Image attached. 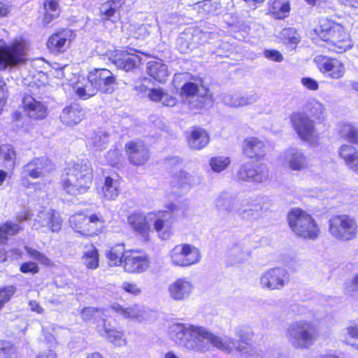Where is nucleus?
Listing matches in <instances>:
<instances>
[{"label":"nucleus","instance_id":"23","mask_svg":"<svg viewBox=\"0 0 358 358\" xmlns=\"http://www.w3.org/2000/svg\"><path fill=\"white\" fill-rule=\"evenodd\" d=\"M123 258V267L127 273H142L149 267L147 257L139 255L136 252H126Z\"/></svg>","mask_w":358,"mask_h":358},{"label":"nucleus","instance_id":"56","mask_svg":"<svg viewBox=\"0 0 358 358\" xmlns=\"http://www.w3.org/2000/svg\"><path fill=\"white\" fill-rule=\"evenodd\" d=\"M346 334L352 339L354 342L351 345L358 349V319L350 322L345 329Z\"/></svg>","mask_w":358,"mask_h":358},{"label":"nucleus","instance_id":"39","mask_svg":"<svg viewBox=\"0 0 358 358\" xmlns=\"http://www.w3.org/2000/svg\"><path fill=\"white\" fill-rule=\"evenodd\" d=\"M102 193L104 198L107 200L116 199L120 194L119 180H114L109 176L106 177L102 187Z\"/></svg>","mask_w":358,"mask_h":358},{"label":"nucleus","instance_id":"35","mask_svg":"<svg viewBox=\"0 0 358 358\" xmlns=\"http://www.w3.org/2000/svg\"><path fill=\"white\" fill-rule=\"evenodd\" d=\"M73 91L76 96L80 99L86 100L96 94L97 91L96 87L90 81V78L87 76V79L83 81H79L73 86Z\"/></svg>","mask_w":358,"mask_h":358},{"label":"nucleus","instance_id":"26","mask_svg":"<svg viewBox=\"0 0 358 358\" xmlns=\"http://www.w3.org/2000/svg\"><path fill=\"white\" fill-rule=\"evenodd\" d=\"M136 88L138 90L147 92V95L151 101L155 102H161L165 106L173 107L177 103L176 97L165 92L161 88L149 89L145 87V84L136 85Z\"/></svg>","mask_w":358,"mask_h":358},{"label":"nucleus","instance_id":"3","mask_svg":"<svg viewBox=\"0 0 358 358\" xmlns=\"http://www.w3.org/2000/svg\"><path fill=\"white\" fill-rule=\"evenodd\" d=\"M215 207L220 212L237 215L242 219L255 220L260 216L262 207L259 203L243 199L236 194L222 192L215 200Z\"/></svg>","mask_w":358,"mask_h":358},{"label":"nucleus","instance_id":"14","mask_svg":"<svg viewBox=\"0 0 358 358\" xmlns=\"http://www.w3.org/2000/svg\"><path fill=\"white\" fill-rule=\"evenodd\" d=\"M62 225V219L58 213L52 210H42L38 213L34 220L32 227L36 230H51L52 232H58Z\"/></svg>","mask_w":358,"mask_h":358},{"label":"nucleus","instance_id":"18","mask_svg":"<svg viewBox=\"0 0 358 358\" xmlns=\"http://www.w3.org/2000/svg\"><path fill=\"white\" fill-rule=\"evenodd\" d=\"M22 103L24 114L31 120H41L48 116V109L45 103L31 95L25 94Z\"/></svg>","mask_w":358,"mask_h":358},{"label":"nucleus","instance_id":"13","mask_svg":"<svg viewBox=\"0 0 358 358\" xmlns=\"http://www.w3.org/2000/svg\"><path fill=\"white\" fill-rule=\"evenodd\" d=\"M238 177L245 182L262 183L269 179V169L265 164L246 163L240 167Z\"/></svg>","mask_w":358,"mask_h":358},{"label":"nucleus","instance_id":"29","mask_svg":"<svg viewBox=\"0 0 358 358\" xmlns=\"http://www.w3.org/2000/svg\"><path fill=\"white\" fill-rule=\"evenodd\" d=\"M196 95L198 98H201V103H206L208 101L211 100L209 90L203 87L199 89L198 85L192 82L185 83L182 86L180 90V96L182 97L190 98L194 97Z\"/></svg>","mask_w":358,"mask_h":358},{"label":"nucleus","instance_id":"8","mask_svg":"<svg viewBox=\"0 0 358 358\" xmlns=\"http://www.w3.org/2000/svg\"><path fill=\"white\" fill-rule=\"evenodd\" d=\"M329 233L338 241L354 240L358 234V225L353 217L348 215H334L328 221Z\"/></svg>","mask_w":358,"mask_h":358},{"label":"nucleus","instance_id":"37","mask_svg":"<svg viewBox=\"0 0 358 358\" xmlns=\"http://www.w3.org/2000/svg\"><path fill=\"white\" fill-rule=\"evenodd\" d=\"M81 259L88 269L94 270L97 268L99 262L98 250L94 245H86Z\"/></svg>","mask_w":358,"mask_h":358},{"label":"nucleus","instance_id":"49","mask_svg":"<svg viewBox=\"0 0 358 358\" xmlns=\"http://www.w3.org/2000/svg\"><path fill=\"white\" fill-rule=\"evenodd\" d=\"M124 3V0H111L103 3L101 8V13L109 18L120 8Z\"/></svg>","mask_w":358,"mask_h":358},{"label":"nucleus","instance_id":"5","mask_svg":"<svg viewBox=\"0 0 358 358\" xmlns=\"http://www.w3.org/2000/svg\"><path fill=\"white\" fill-rule=\"evenodd\" d=\"M319 334L317 325L311 322L300 320L293 322L287 330L289 342L294 348L305 349L310 348Z\"/></svg>","mask_w":358,"mask_h":358},{"label":"nucleus","instance_id":"17","mask_svg":"<svg viewBox=\"0 0 358 358\" xmlns=\"http://www.w3.org/2000/svg\"><path fill=\"white\" fill-rule=\"evenodd\" d=\"M50 170V162L46 157L34 158L22 168V184H26V178H39L44 176Z\"/></svg>","mask_w":358,"mask_h":358},{"label":"nucleus","instance_id":"62","mask_svg":"<svg viewBox=\"0 0 358 358\" xmlns=\"http://www.w3.org/2000/svg\"><path fill=\"white\" fill-rule=\"evenodd\" d=\"M257 101V96L255 95H244L241 96L238 94V107H243L254 103Z\"/></svg>","mask_w":358,"mask_h":358},{"label":"nucleus","instance_id":"41","mask_svg":"<svg viewBox=\"0 0 358 358\" xmlns=\"http://www.w3.org/2000/svg\"><path fill=\"white\" fill-rule=\"evenodd\" d=\"M0 159L3 161L6 168L13 169L16 161L14 148L9 144L1 145L0 146Z\"/></svg>","mask_w":358,"mask_h":358},{"label":"nucleus","instance_id":"25","mask_svg":"<svg viewBox=\"0 0 358 358\" xmlns=\"http://www.w3.org/2000/svg\"><path fill=\"white\" fill-rule=\"evenodd\" d=\"M154 228L159 236L164 240L168 239L171 235V226L173 216L171 212L160 210L155 214Z\"/></svg>","mask_w":358,"mask_h":358},{"label":"nucleus","instance_id":"24","mask_svg":"<svg viewBox=\"0 0 358 358\" xmlns=\"http://www.w3.org/2000/svg\"><path fill=\"white\" fill-rule=\"evenodd\" d=\"M129 162L136 166L146 163L149 159L148 148L141 141H130L125 145Z\"/></svg>","mask_w":358,"mask_h":358},{"label":"nucleus","instance_id":"51","mask_svg":"<svg viewBox=\"0 0 358 358\" xmlns=\"http://www.w3.org/2000/svg\"><path fill=\"white\" fill-rule=\"evenodd\" d=\"M192 43L197 45H203L208 43L214 36L212 32L203 31L199 29H195L191 33Z\"/></svg>","mask_w":358,"mask_h":358},{"label":"nucleus","instance_id":"45","mask_svg":"<svg viewBox=\"0 0 358 358\" xmlns=\"http://www.w3.org/2000/svg\"><path fill=\"white\" fill-rule=\"evenodd\" d=\"M124 245H117L112 248L106 254L109 264L113 266L123 265L124 255Z\"/></svg>","mask_w":358,"mask_h":358},{"label":"nucleus","instance_id":"12","mask_svg":"<svg viewBox=\"0 0 358 358\" xmlns=\"http://www.w3.org/2000/svg\"><path fill=\"white\" fill-rule=\"evenodd\" d=\"M97 52L100 55L107 57L117 68L125 71H132L141 62V57L136 53L120 50H108L103 52L99 50V47H97Z\"/></svg>","mask_w":358,"mask_h":358},{"label":"nucleus","instance_id":"58","mask_svg":"<svg viewBox=\"0 0 358 358\" xmlns=\"http://www.w3.org/2000/svg\"><path fill=\"white\" fill-rule=\"evenodd\" d=\"M121 161V156L117 150H110L106 155V162L112 166H117Z\"/></svg>","mask_w":358,"mask_h":358},{"label":"nucleus","instance_id":"63","mask_svg":"<svg viewBox=\"0 0 358 358\" xmlns=\"http://www.w3.org/2000/svg\"><path fill=\"white\" fill-rule=\"evenodd\" d=\"M264 56L271 61L273 62H282L283 59L282 55L281 53L275 50H265L264 52Z\"/></svg>","mask_w":358,"mask_h":358},{"label":"nucleus","instance_id":"60","mask_svg":"<svg viewBox=\"0 0 358 358\" xmlns=\"http://www.w3.org/2000/svg\"><path fill=\"white\" fill-rule=\"evenodd\" d=\"M199 12L200 13H213L215 12L216 7H215L210 0H206L198 5Z\"/></svg>","mask_w":358,"mask_h":358},{"label":"nucleus","instance_id":"11","mask_svg":"<svg viewBox=\"0 0 358 358\" xmlns=\"http://www.w3.org/2000/svg\"><path fill=\"white\" fill-rule=\"evenodd\" d=\"M289 282V274L287 269L275 267L264 271L260 278L262 288L268 290L281 289Z\"/></svg>","mask_w":358,"mask_h":358},{"label":"nucleus","instance_id":"30","mask_svg":"<svg viewBox=\"0 0 358 358\" xmlns=\"http://www.w3.org/2000/svg\"><path fill=\"white\" fill-rule=\"evenodd\" d=\"M101 321L103 324L97 327V331L101 336L106 338L109 342L115 346L120 347L127 344L124 334L122 331L109 328L105 319H101Z\"/></svg>","mask_w":358,"mask_h":358},{"label":"nucleus","instance_id":"55","mask_svg":"<svg viewBox=\"0 0 358 358\" xmlns=\"http://www.w3.org/2000/svg\"><path fill=\"white\" fill-rule=\"evenodd\" d=\"M0 357L1 358H13L15 357V348L10 342L0 341Z\"/></svg>","mask_w":358,"mask_h":358},{"label":"nucleus","instance_id":"31","mask_svg":"<svg viewBox=\"0 0 358 358\" xmlns=\"http://www.w3.org/2000/svg\"><path fill=\"white\" fill-rule=\"evenodd\" d=\"M84 116V113L78 104L73 103L65 107L61 115V121L66 125L73 126L79 123Z\"/></svg>","mask_w":358,"mask_h":358},{"label":"nucleus","instance_id":"52","mask_svg":"<svg viewBox=\"0 0 358 358\" xmlns=\"http://www.w3.org/2000/svg\"><path fill=\"white\" fill-rule=\"evenodd\" d=\"M24 248L30 258L45 266H50L51 264V260L44 254L27 246H25Z\"/></svg>","mask_w":358,"mask_h":358},{"label":"nucleus","instance_id":"32","mask_svg":"<svg viewBox=\"0 0 358 358\" xmlns=\"http://www.w3.org/2000/svg\"><path fill=\"white\" fill-rule=\"evenodd\" d=\"M339 155L350 170L358 173V152L355 147L342 145L339 150Z\"/></svg>","mask_w":358,"mask_h":358},{"label":"nucleus","instance_id":"46","mask_svg":"<svg viewBox=\"0 0 358 358\" xmlns=\"http://www.w3.org/2000/svg\"><path fill=\"white\" fill-rule=\"evenodd\" d=\"M87 217L82 213H77L70 217L69 223L71 228L77 233L84 235V229L87 224Z\"/></svg>","mask_w":358,"mask_h":358},{"label":"nucleus","instance_id":"50","mask_svg":"<svg viewBox=\"0 0 358 358\" xmlns=\"http://www.w3.org/2000/svg\"><path fill=\"white\" fill-rule=\"evenodd\" d=\"M308 114L317 119H320L324 113V107L322 103L317 100H312L306 105Z\"/></svg>","mask_w":358,"mask_h":358},{"label":"nucleus","instance_id":"21","mask_svg":"<svg viewBox=\"0 0 358 358\" xmlns=\"http://www.w3.org/2000/svg\"><path fill=\"white\" fill-rule=\"evenodd\" d=\"M127 222L133 231L144 241H148L151 231V227L147 215L141 211H135L127 217Z\"/></svg>","mask_w":358,"mask_h":358},{"label":"nucleus","instance_id":"40","mask_svg":"<svg viewBox=\"0 0 358 358\" xmlns=\"http://www.w3.org/2000/svg\"><path fill=\"white\" fill-rule=\"evenodd\" d=\"M43 8L45 13L43 22L45 24H48L59 15V0H45Z\"/></svg>","mask_w":358,"mask_h":358},{"label":"nucleus","instance_id":"36","mask_svg":"<svg viewBox=\"0 0 358 358\" xmlns=\"http://www.w3.org/2000/svg\"><path fill=\"white\" fill-rule=\"evenodd\" d=\"M105 224L103 218L97 214H92L87 217V224L84 229L85 236H91L100 234Z\"/></svg>","mask_w":358,"mask_h":358},{"label":"nucleus","instance_id":"44","mask_svg":"<svg viewBox=\"0 0 358 358\" xmlns=\"http://www.w3.org/2000/svg\"><path fill=\"white\" fill-rule=\"evenodd\" d=\"M22 227L16 223L8 221L3 224H0V243H4L8 236L17 234Z\"/></svg>","mask_w":358,"mask_h":358},{"label":"nucleus","instance_id":"61","mask_svg":"<svg viewBox=\"0 0 358 358\" xmlns=\"http://www.w3.org/2000/svg\"><path fill=\"white\" fill-rule=\"evenodd\" d=\"M20 271L24 273H32L35 274L37 273L39 271L38 266L35 262H28L23 263L20 266Z\"/></svg>","mask_w":358,"mask_h":358},{"label":"nucleus","instance_id":"19","mask_svg":"<svg viewBox=\"0 0 358 358\" xmlns=\"http://www.w3.org/2000/svg\"><path fill=\"white\" fill-rule=\"evenodd\" d=\"M280 158L292 171H303L309 166L308 157L301 150L296 148L287 149L281 155Z\"/></svg>","mask_w":358,"mask_h":358},{"label":"nucleus","instance_id":"59","mask_svg":"<svg viewBox=\"0 0 358 358\" xmlns=\"http://www.w3.org/2000/svg\"><path fill=\"white\" fill-rule=\"evenodd\" d=\"M121 288L127 293L136 296L141 292V288L135 282H124Z\"/></svg>","mask_w":358,"mask_h":358},{"label":"nucleus","instance_id":"54","mask_svg":"<svg viewBox=\"0 0 358 358\" xmlns=\"http://www.w3.org/2000/svg\"><path fill=\"white\" fill-rule=\"evenodd\" d=\"M190 175L186 172L180 171L176 176L172 182L173 187L178 186L179 188L186 189L189 185Z\"/></svg>","mask_w":358,"mask_h":358},{"label":"nucleus","instance_id":"38","mask_svg":"<svg viewBox=\"0 0 358 358\" xmlns=\"http://www.w3.org/2000/svg\"><path fill=\"white\" fill-rule=\"evenodd\" d=\"M108 141V134L99 131L94 133L87 139V147L93 151H99L106 148Z\"/></svg>","mask_w":358,"mask_h":358},{"label":"nucleus","instance_id":"20","mask_svg":"<svg viewBox=\"0 0 358 358\" xmlns=\"http://www.w3.org/2000/svg\"><path fill=\"white\" fill-rule=\"evenodd\" d=\"M192 282L186 277L176 279L171 283L167 288L169 297L176 301H182L187 299L194 290Z\"/></svg>","mask_w":358,"mask_h":358},{"label":"nucleus","instance_id":"6","mask_svg":"<svg viewBox=\"0 0 358 358\" xmlns=\"http://www.w3.org/2000/svg\"><path fill=\"white\" fill-rule=\"evenodd\" d=\"M289 225L292 231L304 239L315 240L320 234V228L312 217L299 208L292 210L287 216Z\"/></svg>","mask_w":358,"mask_h":358},{"label":"nucleus","instance_id":"15","mask_svg":"<svg viewBox=\"0 0 358 358\" xmlns=\"http://www.w3.org/2000/svg\"><path fill=\"white\" fill-rule=\"evenodd\" d=\"M88 76L94 86L96 87L97 92L101 91L103 93L110 94L113 92V85L116 79L109 70L96 69L90 72Z\"/></svg>","mask_w":358,"mask_h":358},{"label":"nucleus","instance_id":"57","mask_svg":"<svg viewBox=\"0 0 358 358\" xmlns=\"http://www.w3.org/2000/svg\"><path fill=\"white\" fill-rule=\"evenodd\" d=\"M15 292L13 286H7L0 289V309L10 300Z\"/></svg>","mask_w":358,"mask_h":358},{"label":"nucleus","instance_id":"48","mask_svg":"<svg viewBox=\"0 0 358 358\" xmlns=\"http://www.w3.org/2000/svg\"><path fill=\"white\" fill-rule=\"evenodd\" d=\"M231 163V160L228 157L217 156L213 157L210 159L209 165L213 171L220 173L225 170Z\"/></svg>","mask_w":358,"mask_h":358},{"label":"nucleus","instance_id":"16","mask_svg":"<svg viewBox=\"0 0 358 358\" xmlns=\"http://www.w3.org/2000/svg\"><path fill=\"white\" fill-rule=\"evenodd\" d=\"M316 61L318 69L327 78L338 80L345 74L344 64L336 58L320 56Z\"/></svg>","mask_w":358,"mask_h":358},{"label":"nucleus","instance_id":"64","mask_svg":"<svg viewBox=\"0 0 358 358\" xmlns=\"http://www.w3.org/2000/svg\"><path fill=\"white\" fill-rule=\"evenodd\" d=\"M231 252L236 256L238 262H241L249 257V253L243 252L239 245H235L231 249Z\"/></svg>","mask_w":358,"mask_h":358},{"label":"nucleus","instance_id":"42","mask_svg":"<svg viewBox=\"0 0 358 358\" xmlns=\"http://www.w3.org/2000/svg\"><path fill=\"white\" fill-rule=\"evenodd\" d=\"M270 12L278 19L285 18L289 12V4L287 0H271Z\"/></svg>","mask_w":358,"mask_h":358},{"label":"nucleus","instance_id":"4","mask_svg":"<svg viewBox=\"0 0 358 358\" xmlns=\"http://www.w3.org/2000/svg\"><path fill=\"white\" fill-rule=\"evenodd\" d=\"M317 35L328 43L329 49L338 53L345 52L353 45L348 30L332 19L320 20Z\"/></svg>","mask_w":358,"mask_h":358},{"label":"nucleus","instance_id":"33","mask_svg":"<svg viewBox=\"0 0 358 358\" xmlns=\"http://www.w3.org/2000/svg\"><path fill=\"white\" fill-rule=\"evenodd\" d=\"M188 145L194 150H201L209 143V135L203 129H194L188 137Z\"/></svg>","mask_w":358,"mask_h":358},{"label":"nucleus","instance_id":"28","mask_svg":"<svg viewBox=\"0 0 358 358\" xmlns=\"http://www.w3.org/2000/svg\"><path fill=\"white\" fill-rule=\"evenodd\" d=\"M110 309L126 319L137 320L139 321L144 319L145 310L138 305L124 307L121 304L114 303L110 305Z\"/></svg>","mask_w":358,"mask_h":358},{"label":"nucleus","instance_id":"43","mask_svg":"<svg viewBox=\"0 0 358 358\" xmlns=\"http://www.w3.org/2000/svg\"><path fill=\"white\" fill-rule=\"evenodd\" d=\"M338 132L344 139L358 144V128L350 124L342 123L339 124Z\"/></svg>","mask_w":358,"mask_h":358},{"label":"nucleus","instance_id":"1","mask_svg":"<svg viewBox=\"0 0 358 358\" xmlns=\"http://www.w3.org/2000/svg\"><path fill=\"white\" fill-rule=\"evenodd\" d=\"M171 338L180 346L188 351L203 353L209 350L210 345L226 352L234 350L238 351L244 358L255 356V350L248 343L252 333L247 328L236 329L238 341L231 338H223L215 335L203 326L176 323L170 326Z\"/></svg>","mask_w":358,"mask_h":358},{"label":"nucleus","instance_id":"34","mask_svg":"<svg viewBox=\"0 0 358 358\" xmlns=\"http://www.w3.org/2000/svg\"><path fill=\"white\" fill-rule=\"evenodd\" d=\"M147 69L148 74L159 83L164 82L169 76L167 66L160 61L149 62Z\"/></svg>","mask_w":358,"mask_h":358},{"label":"nucleus","instance_id":"2","mask_svg":"<svg viewBox=\"0 0 358 358\" xmlns=\"http://www.w3.org/2000/svg\"><path fill=\"white\" fill-rule=\"evenodd\" d=\"M93 179L91 163L87 159H82L66 169V174L62 176L60 185L66 194L77 196L90 189Z\"/></svg>","mask_w":358,"mask_h":358},{"label":"nucleus","instance_id":"47","mask_svg":"<svg viewBox=\"0 0 358 358\" xmlns=\"http://www.w3.org/2000/svg\"><path fill=\"white\" fill-rule=\"evenodd\" d=\"M280 37L284 43L295 47L300 41L299 34L294 28L283 29L280 34Z\"/></svg>","mask_w":358,"mask_h":358},{"label":"nucleus","instance_id":"27","mask_svg":"<svg viewBox=\"0 0 358 358\" xmlns=\"http://www.w3.org/2000/svg\"><path fill=\"white\" fill-rule=\"evenodd\" d=\"M243 152L248 158L260 159L265 155L266 145L256 137H248L244 141Z\"/></svg>","mask_w":358,"mask_h":358},{"label":"nucleus","instance_id":"9","mask_svg":"<svg viewBox=\"0 0 358 358\" xmlns=\"http://www.w3.org/2000/svg\"><path fill=\"white\" fill-rule=\"evenodd\" d=\"M169 256L173 266L180 267L192 266L201 259L199 249L188 243L176 245L170 250Z\"/></svg>","mask_w":358,"mask_h":358},{"label":"nucleus","instance_id":"22","mask_svg":"<svg viewBox=\"0 0 358 358\" xmlns=\"http://www.w3.org/2000/svg\"><path fill=\"white\" fill-rule=\"evenodd\" d=\"M76 34L69 29H62L52 34L48 39L47 46L54 52H64L75 38Z\"/></svg>","mask_w":358,"mask_h":358},{"label":"nucleus","instance_id":"53","mask_svg":"<svg viewBox=\"0 0 358 358\" xmlns=\"http://www.w3.org/2000/svg\"><path fill=\"white\" fill-rule=\"evenodd\" d=\"M102 315L101 310L94 308H85L81 311V317L86 322L94 320L98 322V317H100Z\"/></svg>","mask_w":358,"mask_h":358},{"label":"nucleus","instance_id":"7","mask_svg":"<svg viewBox=\"0 0 358 358\" xmlns=\"http://www.w3.org/2000/svg\"><path fill=\"white\" fill-rule=\"evenodd\" d=\"M28 50L24 40H15L9 44L0 40V70L24 64L27 60Z\"/></svg>","mask_w":358,"mask_h":358},{"label":"nucleus","instance_id":"10","mask_svg":"<svg viewBox=\"0 0 358 358\" xmlns=\"http://www.w3.org/2000/svg\"><path fill=\"white\" fill-rule=\"evenodd\" d=\"M292 127L299 138L315 146L318 143L319 136L314 127V122L305 113H295L290 116Z\"/></svg>","mask_w":358,"mask_h":358}]
</instances>
